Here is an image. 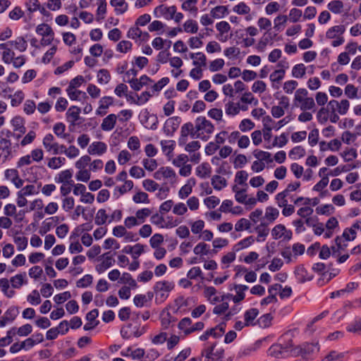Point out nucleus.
Masks as SVG:
<instances>
[{"mask_svg":"<svg viewBox=\"0 0 361 361\" xmlns=\"http://www.w3.org/2000/svg\"><path fill=\"white\" fill-rule=\"evenodd\" d=\"M175 284L173 281H159L155 283L153 290L155 293V303L161 304L169 297V293L174 288Z\"/></svg>","mask_w":361,"mask_h":361,"instance_id":"obj_1","label":"nucleus"},{"mask_svg":"<svg viewBox=\"0 0 361 361\" xmlns=\"http://www.w3.org/2000/svg\"><path fill=\"white\" fill-rule=\"evenodd\" d=\"M154 14L156 18H164L166 20H173L175 23H179L183 18L181 13L176 11L175 6H166L163 4L154 8Z\"/></svg>","mask_w":361,"mask_h":361,"instance_id":"obj_2","label":"nucleus"},{"mask_svg":"<svg viewBox=\"0 0 361 361\" xmlns=\"http://www.w3.org/2000/svg\"><path fill=\"white\" fill-rule=\"evenodd\" d=\"M319 350V345L318 342L303 343L300 345L295 347L293 350V356H301L302 358L308 360L317 354Z\"/></svg>","mask_w":361,"mask_h":361,"instance_id":"obj_3","label":"nucleus"},{"mask_svg":"<svg viewBox=\"0 0 361 361\" xmlns=\"http://www.w3.org/2000/svg\"><path fill=\"white\" fill-rule=\"evenodd\" d=\"M259 25L261 30H266L260 41L264 45L272 42L273 40L280 39V38H276L278 32L283 31L286 27V24H274L273 27H271V24Z\"/></svg>","mask_w":361,"mask_h":361,"instance_id":"obj_4","label":"nucleus"},{"mask_svg":"<svg viewBox=\"0 0 361 361\" xmlns=\"http://www.w3.org/2000/svg\"><path fill=\"white\" fill-rule=\"evenodd\" d=\"M133 327V323H128L123 325L121 328L120 334L121 337L125 340L130 339L132 336L139 338L148 329L147 325H144L140 327V324H136L133 327V331H129L128 329Z\"/></svg>","mask_w":361,"mask_h":361,"instance_id":"obj_5","label":"nucleus"},{"mask_svg":"<svg viewBox=\"0 0 361 361\" xmlns=\"http://www.w3.org/2000/svg\"><path fill=\"white\" fill-rule=\"evenodd\" d=\"M294 332L292 330H289L282 334L278 338V343L281 347L283 352H284L287 356H293V350L295 349L293 345Z\"/></svg>","mask_w":361,"mask_h":361,"instance_id":"obj_6","label":"nucleus"},{"mask_svg":"<svg viewBox=\"0 0 361 361\" xmlns=\"http://www.w3.org/2000/svg\"><path fill=\"white\" fill-rule=\"evenodd\" d=\"M16 156V150L13 149L10 140L0 139V163L4 164L11 161Z\"/></svg>","mask_w":361,"mask_h":361,"instance_id":"obj_7","label":"nucleus"},{"mask_svg":"<svg viewBox=\"0 0 361 361\" xmlns=\"http://www.w3.org/2000/svg\"><path fill=\"white\" fill-rule=\"evenodd\" d=\"M89 226H90L88 224H84L77 227L73 231L71 235L70 236V239L73 240L75 235L78 237L82 235L81 240L82 243L86 246H90V235L88 233H84L85 231H87L89 230Z\"/></svg>","mask_w":361,"mask_h":361,"instance_id":"obj_8","label":"nucleus"},{"mask_svg":"<svg viewBox=\"0 0 361 361\" xmlns=\"http://www.w3.org/2000/svg\"><path fill=\"white\" fill-rule=\"evenodd\" d=\"M180 123L181 118L179 116H173L168 118L166 121L164 126V133L169 137H172L173 133L178 128Z\"/></svg>","mask_w":361,"mask_h":361,"instance_id":"obj_9","label":"nucleus"},{"mask_svg":"<svg viewBox=\"0 0 361 361\" xmlns=\"http://www.w3.org/2000/svg\"><path fill=\"white\" fill-rule=\"evenodd\" d=\"M197 131L204 130L207 134H212L214 130V126L204 116H199L195 120Z\"/></svg>","mask_w":361,"mask_h":361,"instance_id":"obj_10","label":"nucleus"},{"mask_svg":"<svg viewBox=\"0 0 361 361\" xmlns=\"http://www.w3.org/2000/svg\"><path fill=\"white\" fill-rule=\"evenodd\" d=\"M99 260H101L102 262L99 264H98L95 267L96 271L99 274L104 272L107 269L111 267L113 265L114 262H115L114 259H113V256L111 254V252L104 253L102 256V259H100Z\"/></svg>","mask_w":361,"mask_h":361,"instance_id":"obj_11","label":"nucleus"},{"mask_svg":"<svg viewBox=\"0 0 361 361\" xmlns=\"http://www.w3.org/2000/svg\"><path fill=\"white\" fill-rule=\"evenodd\" d=\"M55 135L68 143H71L74 141V137L69 133H65L66 126L63 123H56L53 128Z\"/></svg>","mask_w":361,"mask_h":361,"instance_id":"obj_12","label":"nucleus"},{"mask_svg":"<svg viewBox=\"0 0 361 361\" xmlns=\"http://www.w3.org/2000/svg\"><path fill=\"white\" fill-rule=\"evenodd\" d=\"M294 274L298 281L300 283L312 281L314 278V276L310 274L302 264L299 265L295 268Z\"/></svg>","mask_w":361,"mask_h":361,"instance_id":"obj_13","label":"nucleus"},{"mask_svg":"<svg viewBox=\"0 0 361 361\" xmlns=\"http://www.w3.org/2000/svg\"><path fill=\"white\" fill-rule=\"evenodd\" d=\"M42 144L47 152H52L54 154L59 143L54 141V135L49 133L44 136Z\"/></svg>","mask_w":361,"mask_h":361,"instance_id":"obj_14","label":"nucleus"},{"mask_svg":"<svg viewBox=\"0 0 361 361\" xmlns=\"http://www.w3.org/2000/svg\"><path fill=\"white\" fill-rule=\"evenodd\" d=\"M73 170L66 169L61 171L57 176L55 177V181L59 183H74L72 180Z\"/></svg>","mask_w":361,"mask_h":361,"instance_id":"obj_15","label":"nucleus"},{"mask_svg":"<svg viewBox=\"0 0 361 361\" xmlns=\"http://www.w3.org/2000/svg\"><path fill=\"white\" fill-rule=\"evenodd\" d=\"M345 31V27L344 25H335L329 28L326 33V37L328 39H334L338 37H343L342 35Z\"/></svg>","mask_w":361,"mask_h":361,"instance_id":"obj_16","label":"nucleus"},{"mask_svg":"<svg viewBox=\"0 0 361 361\" xmlns=\"http://www.w3.org/2000/svg\"><path fill=\"white\" fill-rule=\"evenodd\" d=\"M268 355L276 358H284L288 357L287 355L283 352L281 347L279 345L278 342L272 344L267 350Z\"/></svg>","mask_w":361,"mask_h":361,"instance_id":"obj_17","label":"nucleus"},{"mask_svg":"<svg viewBox=\"0 0 361 361\" xmlns=\"http://www.w3.org/2000/svg\"><path fill=\"white\" fill-rule=\"evenodd\" d=\"M116 122V116L114 114H111L103 119L101 128L104 131L111 130L114 128Z\"/></svg>","mask_w":361,"mask_h":361,"instance_id":"obj_18","label":"nucleus"},{"mask_svg":"<svg viewBox=\"0 0 361 361\" xmlns=\"http://www.w3.org/2000/svg\"><path fill=\"white\" fill-rule=\"evenodd\" d=\"M11 126L14 132L25 133V120L21 116H15L11 121Z\"/></svg>","mask_w":361,"mask_h":361,"instance_id":"obj_19","label":"nucleus"},{"mask_svg":"<svg viewBox=\"0 0 361 361\" xmlns=\"http://www.w3.org/2000/svg\"><path fill=\"white\" fill-rule=\"evenodd\" d=\"M262 343V340H257L253 344L241 349L238 353V355L243 357L251 355L252 353L255 352L261 347Z\"/></svg>","mask_w":361,"mask_h":361,"instance_id":"obj_20","label":"nucleus"},{"mask_svg":"<svg viewBox=\"0 0 361 361\" xmlns=\"http://www.w3.org/2000/svg\"><path fill=\"white\" fill-rule=\"evenodd\" d=\"M211 173L212 168L207 162H204L196 168V175L201 178L210 176Z\"/></svg>","mask_w":361,"mask_h":361,"instance_id":"obj_21","label":"nucleus"},{"mask_svg":"<svg viewBox=\"0 0 361 361\" xmlns=\"http://www.w3.org/2000/svg\"><path fill=\"white\" fill-rule=\"evenodd\" d=\"M259 314V310L257 308H250L245 311L244 314L245 325L248 326L250 325H254L253 321L256 319Z\"/></svg>","mask_w":361,"mask_h":361,"instance_id":"obj_22","label":"nucleus"},{"mask_svg":"<svg viewBox=\"0 0 361 361\" xmlns=\"http://www.w3.org/2000/svg\"><path fill=\"white\" fill-rule=\"evenodd\" d=\"M346 330L359 336H361V317H356L348 324Z\"/></svg>","mask_w":361,"mask_h":361,"instance_id":"obj_23","label":"nucleus"},{"mask_svg":"<svg viewBox=\"0 0 361 361\" xmlns=\"http://www.w3.org/2000/svg\"><path fill=\"white\" fill-rule=\"evenodd\" d=\"M211 183L216 190H221L227 185L226 178L220 176L219 175L213 176L211 179Z\"/></svg>","mask_w":361,"mask_h":361,"instance_id":"obj_24","label":"nucleus"},{"mask_svg":"<svg viewBox=\"0 0 361 361\" xmlns=\"http://www.w3.org/2000/svg\"><path fill=\"white\" fill-rule=\"evenodd\" d=\"M110 4L115 8V12L117 15L123 14L128 9V4L125 0H111Z\"/></svg>","mask_w":361,"mask_h":361,"instance_id":"obj_25","label":"nucleus"},{"mask_svg":"<svg viewBox=\"0 0 361 361\" xmlns=\"http://www.w3.org/2000/svg\"><path fill=\"white\" fill-rule=\"evenodd\" d=\"M80 109L75 106H71L66 112L67 121L70 123H75L79 118Z\"/></svg>","mask_w":361,"mask_h":361,"instance_id":"obj_26","label":"nucleus"},{"mask_svg":"<svg viewBox=\"0 0 361 361\" xmlns=\"http://www.w3.org/2000/svg\"><path fill=\"white\" fill-rule=\"evenodd\" d=\"M267 224H267L265 222H262L260 224V225L257 226L255 228V231L258 233L257 241H258V242L263 241V240H264L265 238L268 235L269 229L266 228Z\"/></svg>","mask_w":361,"mask_h":361,"instance_id":"obj_27","label":"nucleus"},{"mask_svg":"<svg viewBox=\"0 0 361 361\" xmlns=\"http://www.w3.org/2000/svg\"><path fill=\"white\" fill-rule=\"evenodd\" d=\"M118 282L121 283H127L129 285L128 287L133 289H135L137 287L136 281L133 278L131 274L128 272L123 273Z\"/></svg>","mask_w":361,"mask_h":361,"instance_id":"obj_28","label":"nucleus"},{"mask_svg":"<svg viewBox=\"0 0 361 361\" xmlns=\"http://www.w3.org/2000/svg\"><path fill=\"white\" fill-rule=\"evenodd\" d=\"M25 6L27 7V11H29V20H32L30 14L35 11H41L42 7L44 6H41L39 1L38 0H28L25 3Z\"/></svg>","mask_w":361,"mask_h":361,"instance_id":"obj_29","label":"nucleus"},{"mask_svg":"<svg viewBox=\"0 0 361 361\" xmlns=\"http://www.w3.org/2000/svg\"><path fill=\"white\" fill-rule=\"evenodd\" d=\"M305 155V149L302 146H296L291 149L288 156L291 159H297L303 157Z\"/></svg>","mask_w":361,"mask_h":361,"instance_id":"obj_30","label":"nucleus"},{"mask_svg":"<svg viewBox=\"0 0 361 361\" xmlns=\"http://www.w3.org/2000/svg\"><path fill=\"white\" fill-rule=\"evenodd\" d=\"M193 252L197 255H208L211 253L209 245L204 243H200L194 247Z\"/></svg>","mask_w":361,"mask_h":361,"instance_id":"obj_31","label":"nucleus"},{"mask_svg":"<svg viewBox=\"0 0 361 361\" xmlns=\"http://www.w3.org/2000/svg\"><path fill=\"white\" fill-rule=\"evenodd\" d=\"M106 145L102 142H94L92 143V154L101 155L106 152Z\"/></svg>","mask_w":361,"mask_h":361,"instance_id":"obj_32","label":"nucleus"},{"mask_svg":"<svg viewBox=\"0 0 361 361\" xmlns=\"http://www.w3.org/2000/svg\"><path fill=\"white\" fill-rule=\"evenodd\" d=\"M253 155L257 159L265 161L267 163H271L273 161L271 153L264 152L259 149H255L253 152Z\"/></svg>","mask_w":361,"mask_h":361,"instance_id":"obj_33","label":"nucleus"},{"mask_svg":"<svg viewBox=\"0 0 361 361\" xmlns=\"http://www.w3.org/2000/svg\"><path fill=\"white\" fill-rule=\"evenodd\" d=\"M197 0H187L182 4V8L185 11H189L193 16H196L197 13V8L195 4Z\"/></svg>","mask_w":361,"mask_h":361,"instance_id":"obj_34","label":"nucleus"},{"mask_svg":"<svg viewBox=\"0 0 361 361\" xmlns=\"http://www.w3.org/2000/svg\"><path fill=\"white\" fill-rule=\"evenodd\" d=\"M279 212L276 208L273 207H267L264 218L267 219L270 223L274 222L279 216Z\"/></svg>","mask_w":361,"mask_h":361,"instance_id":"obj_35","label":"nucleus"},{"mask_svg":"<svg viewBox=\"0 0 361 361\" xmlns=\"http://www.w3.org/2000/svg\"><path fill=\"white\" fill-rule=\"evenodd\" d=\"M306 73V68L303 63L295 65L292 69V76L295 78H302Z\"/></svg>","mask_w":361,"mask_h":361,"instance_id":"obj_36","label":"nucleus"},{"mask_svg":"<svg viewBox=\"0 0 361 361\" xmlns=\"http://www.w3.org/2000/svg\"><path fill=\"white\" fill-rule=\"evenodd\" d=\"M228 13V9L224 6H217L211 11V15L214 18H223Z\"/></svg>","mask_w":361,"mask_h":361,"instance_id":"obj_37","label":"nucleus"},{"mask_svg":"<svg viewBox=\"0 0 361 361\" xmlns=\"http://www.w3.org/2000/svg\"><path fill=\"white\" fill-rule=\"evenodd\" d=\"M66 92L72 100H81L85 95V92L78 90L76 88H67Z\"/></svg>","mask_w":361,"mask_h":361,"instance_id":"obj_38","label":"nucleus"},{"mask_svg":"<svg viewBox=\"0 0 361 361\" xmlns=\"http://www.w3.org/2000/svg\"><path fill=\"white\" fill-rule=\"evenodd\" d=\"M273 319V317L270 313H267L262 315L257 319V324L262 328H267L271 325V320Z\"/></svg>","mask_w":361,"mask_h":361,"instance_id":"obj_39","label":"nucleus"},{"mask_svg":"<svg viewBox=\"0 0 361 361\" xmlns=\"http://www.w3.org/2000/svg\"><path fill=\"white\" fill-rule=\"evenodd\" d=\"M327 7L334 13H341L343 8V3L340 0H334L329 3Z\"/></svg>","mask_w":361,"mask_h":361,"instance_id":"obj_40","label":"nucleus"},{"mask_svg":"<svg viewBox=\"0 0 361 361\" xmlns=\"http://www.w3.org/2000/svg\"><path fill=\"white\" fill-rule=\"evenodd\" d=\"M133 200L136 204L149 203L148 195L146 192L142 191L136 192L133 197Z\"/></svg>","mask_w":361,"mask_h":361,"instance_id":"obj_41","label":"nucleus"},{"mask_svg":"<svg viewBox=\"0 0 361 361\" xmlns=\"http://www.w3.org/2000/svg\"><path fill=\"white\" fill-rule=\"evenodd\" d=\"M133 303L137 307L139 308L149 306V304L145 298V295L144 294H137L135 295L133 298Z\"/></svg>","mask_w":361,"mask_h":361,"instance_id":"obj_42","label":"nucleus"},{"mask_svg":"<svg viewBox=\"0 0 361 361\" xmlns=\"http://www.w3.org/2000/svg\"><path fill=\"white\" fill-rule=\"evenodd\" d=\"M18 192H20V195H23L24 196L37 195L39 193V187L36 188L34 185H27Z\"/></svg>","mask_w":361,"mask_h":361,"instance_id":"obj_43","label":"nucleus"},{"mask_svg":"<svg viewBox=\"0 0 361 361\" xmlns=\"http://www.w3.org/2000/svg\"><path fill=\"white\" fill-rule=\"evenodd\" d=\"M19 314V310L17 307H10L4 313V316L7 321L12 322Z\"/></svg>","mask_w":361,"mask_h":361,"instance_id":"obj_44","label":"nucleus"},{"mask_svg":"<svg viewBox=\"0 0 361 361\" xmlns=\"http://www.w3.org/2000/svg\"><path fill=\"white\" fill-rule=\"evenodd\" d=\"M10 43L11 46L13 45L20 51H25L27 47V42L23 37H18L14 41H10Z\"/></svg>","mask_w":361,"mask_h":361,"instance_id":"obj_45","label":"nucleus"},{"mask_svg":"<svg viewBox=\"0 0 361 361\" xmlns=\"http://www.w3.org/2000/svg\"><path fill=\"white\" fill-rule=\"evenodd\" d=\"M161 145L162 150L164 152H166L168 150L166 155L169 156L170 154L172 153L173 150L174 149L175 146H176V142L172 140H161Z\"/></svg>","mask_w":361,"mask_h":361,"instance_id":"obj_46","label":"nucleus"},{"mask_svg":"<svg viewBox=\"0 0 361 361\" xmlns=\"http://www.w3.org/2000/svg\"><path fill=\"white\" fill-rule=\"evenodd\" d=\"M13 241L18 251L24 250L27 246V238L24 236H15Z\"/></svg>","mask_w":361,"mask_h":361,"instance_id":"obj_47","label":"nucleus"},{"mask_svg":"<svg viewBox=\"0 0 361 361\" xmlns=\"http://www.w3.org/2000/svg\"><path fill=\"white\" fill-rule=\"evenodd\" d=\"M285 70L278 69L271 73L269 78L272 82H280L284 78Z\"/></svg>","mask_w":361,"mask_h":361,"instance_id":"obj_48","label":"nucleus"},{"mask_svg":"<svg viewBox=\"0 0 361 361\" xmlns=\"http://www.w3.org/2000/svg\"><path fill=\"white\" fill-rule=\"evenodd\" d=\"M108 219V215L106 213V210L104 209H100L98 210L94 221L97 225H102L106 223Z\"/></svg>","mask_w":361,"mask_h":361,"instance_id":"obj_49","label":"nucleus"},{"mask_svg":"<svg viewBox=\"0 0 361 361\" xmlns=\"http://www.w3.org/2000/svg\"><path fill=\"white\" fill-rule=\"evenodd\" d=\"M334 207L332 204H326L322 207H317L316 212L318 214L329 216L334 212Z\"/></svg>","mask_w":361,"mask_h":361,"instance_id":"obj_50","label":"nucleus"},{"mask_svg":"<svg viewBox=\"0 0 361 361\" xmlns=\"http://www.w3.org/2000/svg\"><path fill=\"white\" fill-rule=\"evenodd\" d=\"M111 75L106 69H101L97 73L98 82L100 84H106L110 80Z\"/></svg>","mask_w":361,"mask_h":361,"instance_id":"obj_51","label":"nucleus"},{"mask_svg":"<svg viewBox=\"0 0 361 361\" xmlns=\"http://www.w3.org/2000/svg\"><path fill=\"white\" fill-rule=\"evenodd\" d=\"M341 156L343 157L345 161L349 162L357 158V150L354 148L348 149L341 154Z\"/></svg>","mask_w":361,"mask_h":361,"instance_id":"obj_52","label":"nucleus"},{"mask_svg":"<svg viewBox=\"0 0 361 361\" xmlns=\"http://www.w3.org/2000/svg\"><path fill=\"white\" fill-rule=\"evenodd\" d=\"M251 224L249 220L245 218L239 219L235 225L236 231H241L243 230L250 229Z\"/></svg>","mask_w":361,"mask_h":361,"instance_id":"obj_53","label":"nucleus"},{"mask_svg":"<svg viewBox=\"0 0 361 361\" xmlns=\"http://www.w3.org/2000/svg\"><path fill=\"white\" fill-rule=\"evenodd\" d=\"M98 1V8L97 10V20L103 19L104 18V14L106 11V0H97Z\"/></svg>","mask_w":361,"mask_h":361,"instance_id":"obj_54","label":"nucleus"},{"mask_svg":"<svg viewBox=\"0 0 361 361\" xmlns=\"http://www.w3.org/2000/svg\"><path fill=\"white\" fill-rule=\"evenodd\" d=\"M329 110L324 107L321 108L317 112V118L318 122L321 124H324L329 119Z\"/></svg>","mask_w":361,"mask_h":361,"instance_id":"obj_55","label":"nucleus"},{"mask_svg":"<svg viewBox=\"0 0 361 361\" xmlns=\"http://www.w3.org/2000/svg\"><path fill=\"white\" fill-rule=\"evenodd\" d=\"M300 102L301 103L300 109L304 111L306 110H311L315 106L314 101L312 97H305Z\"/></svg>","mask_w":361,"mask_h":361,"instance_id":"obj_56","label":"nucleus"},{"mask_svg":"<svg viewBox=\"0 0 361 361\" xmlns=\"http://www.w3.org/2000/svg\"><path fill=\"white\" fill-rule=\"evenodd\" d=\"M255 241V238L252 235L248 236L240 241H239L235 247L240 246L238 249H236V251H239L242 249L246 248L251 245Z\"/></svg>","mask_w":361,"mask_h":361,"instance_id":"obj_57","label":"nucleus"},{"mask_svg":"<svg viewBox=\"0 0 361 361\" xmlns=\"http://www.w3.org/2000/svg\"><path fill=\"white\" fill-rule=\"evenodd\" d=\"M27 301L32 305H37L41 302L40 295L37 290L32 291L27 297Z\"/></svg>","mask_w":361,"mask_h":361,"instance_id":"obj_58","label":"nucleus"},{"mask_svg":"<svg viewBox=\"0 0 361 361\" xmlns=\"http://www.w3.org/2000/svg\"><path fill=\"white\" fill-rule=\"evenodd\" d=\"M224 60L222 59H215L210 63L209 66V71L211 72L218 71L222 69V68L224 66Z\"/></svg>","mask_w":361,"mask_h":361,"instance_id":"obj_59","label":"nucleus"},{"mask_svg":"<svg viewBox=\"0 0 361 361\" xmlns=\"http://www.w3.org/2000/svg\"><path fill=\"white\" fill-rule=\"evenodd\" d=\"M164 241V237L161 234L155 233L149 240V244L152 248L160 247L159 245Z\"/></svg>","mask_w":361,"mask_h":361,"instance_id":"obj_60","label":"nucleus"},{"mask_svg":"<svg viewBox=\"0 0 361 361\" xmlns=\"http://www.w3.org/2000/svg\"><path fill=\"white\" fill-rule=\"evenodd\" d=\"M132 43L130 41L123 40L116 45V51L121 53H126L131 49Z\"/></svg>","mask_w":361,"mask_h":361,"instance_id":"obj_61","label":"nucleus"},{"mask_svg":"<svg viewBox=\"0 0 361 361\" xmlns=\"http://www.w3.org/2000/svg\"><path fill=\"white\" fill-rule=\"evenodd\" d=\"M142 186L149 192H154L159 188V184L151 179H145L142 182Z\"/></svg>","mask_w":361,"mask_h":361,"instance_id":"obj_62","label":"nucleus"},{"mask_svg":"<svg viewBox=\"0 0 361 361\" xmlns=\"http://www.w3.org/2000/svg\"><path fill=\"white\" fill-rule=\"evenodd\" d=\"M319 141V130L314 128L310 131L308 135V142L311 147L315 146Z\"/></svg>","mask_w":361,"mask_h":361,"instance_id":"obj_63","label":"nucleus"},{"mask_svg":"<svg viewBox=\"0 0 361 361\" xmlns=\"http://www.w3.org/2000/svg\"><path fill=\"white\" fill-rule=\"evenodd\" d=\"M255 127V123L249 118H245L241 121L239 128L242 132H247Z\"/></svg>","mask_w":361,"mask_h":361,"instance_id":"obj_64","label":"nucleus"}]
</instances>
